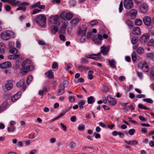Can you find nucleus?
<instances>
[{
    "instance_id": "obj_1",
    "label": "nucleus",
    "mask_w": 154,
    "mask_h": 154,
    "mask_svg": "<svg viewBox=\"0 0 154 154\" xmlns=\"http://www.w3.org/2000/svg\"><path fill=\"white\" fill-rule=\"evenodd\" d=\"M87 28V27L85 24L78 26L77 27L76 34L77 36L80 37L79 40L81 42H83L85 41Z\"/></svg>"
},
{
    "instance_id": "obj_2",
    "label": "nucleus",
    "mask_w": 154,
    "mask_h": 154,
    "mask_svg": "<svg viewBox=\"0 0 154 154\" xmlns=\"http://www.w3.org/2000/svg\"><path fill=\"white\" fill-rule=\"evenodd\" d=\"M45 16L42 14H40L37 16L34 21L36 22L39 26L43 27L45 26L46 24Z\"/></svg>"
},
{
    "instance_id": "obj_3",
    "label": "nucleus",
    "mask_w": 154,
    "mask_h": 154,
    "mask_svg": "<svg viewBox=\"0 0 154 154\" xmlns=\"http://www.w3.org/2000/svg\"><path fill=\"white\" fill-rule=\"evenodd\" d=\"M59 18V16L57 15L51 16L49 19V21L52 24L59 26L60 24V22L58 20Z\"/></svg>"
},
{
    "instance_id": "obj_4",
    "label": "nucleus",
    "mask_w": 154,
    "mask_h": 154,
    "mask_svg": "<svg viewBox=\"0 0 154 154\" xmlns=\"http://www.w3.org/2000/svg\"><path fill=\"white\" fill-rule=\"evenodd\" d=\"M13 33V32L11 31H7L1 33V37L4 40H8L10 38V35H12Z\"/></svg>"
},
{
    "instance_id": "obj_5",
    "label": "nucleus",
    "mask_w": 154,
    "mask_h": 154,
    "mask_svg": "<svg viewBox=\"0 0 154 154\" xmlns=\"http://www.w3.org/2000/svg\"><path fill=\"white\" fill-rule=\"evenodd\" d=\"M31 61L29 59H27L24 61L22 63V68L20 69V72L22 73V72H23L25 69H27L28 65L31 63Z\"/></svg>"
},
{
    "instance_id": "obj_6",
    "label": "nucleus",
    "mask_w": 154,
    "mask_h": 154,
    "mask_svg": "<svg viewBox=\"0 0 154 154\" xmlns=\"http://www.w3.org/2000/svg\"><path fill=\"white\" fill-rule=\"evenodd\" d=\"M60 16L63 19H66L69 20L72 18V15L70 13H66L65 12H63L61 13Z\"/></svg>"
},
{
    "instance_id": "obj_7",
    "label": "nucleus",
    "mask_w": 154,
    "mask_h": 154,
    "mask_svg": "<svg viewBox=\"0 0 154 154\" xmlns=\"http://www.w3.org/2000/svg\"><path fill=\"white\" fill-rule=\"evenodd\" d=\"M101 49L100 52L98 53V55H100L102 53L104 55H107L109 50V46H105L103 45L100 48Z\"/></svg>"
},
{
    "instance_id": "obj_8",
    "label": "nucleus",
    "mask_w": 154,
    "mask_h": 154,
    "mask_svg": "<svg viewBox=\"0 0 154 154\" xmlns=\"http://www.w3.org/2000/svg\"><path fill=\"white\" fill-rule=\"evenodd\" d=\"M124 7L128 9H129L133 7V4L131 0H125L124 2Z\"/></svg>"
},
{
    "instance_id": "obj_9",
    "label": "nucleus",
    "mask_w": 154,
    "mask_h": 154,
    "mask_svg": "<svg viewBox=\"0 0 154 154\" xmlns=\"http://www.w3.org/2000/svg\"><path fill=\"white\" fill-rule=\"evenodd\" d=\"M1 1L3 3L7 2L13 6L19 5L20 3V1L17 0H1Z\"/></svg>"
},
{
    "instance_id": "obj_10",
    "label": "nucleus",
    "mask_w": 154,
    "mask_h": 154,
    "mask_svg": "<svg viewBox=\"0 0 154 154\" xmlns=\"http://www.w3.org/2000/svg\"><path fill=\"white\" fill-rule=\"evenodd\" d=\"M143 22L147 26H149L151 25L152 23L151 18L147 16L144 17L143 19Z\"/></svg>"
},
{
    "instance_id": "obj_11",
    "label": "nucleus",
    "mask_w": 154,
    "mask_h": 154,
    "mask_svg": "<svg viewBox=\"0 0 154 154\" xmlns=\"http://www.w3.org/2000/svg\"><path fill=\"white\" fill-rule=\"evenodd\" d=\"M16 85L18 87H22V90L24 91L26 89V87L24 85V81L23 79H21L20 81L16 83Z\"/></svg>"
},
{
    "instance_id": "obj_12",
    "label": "nucleus",
    "mask_w": 154,
    "mask_h": 154,
    "mask_svg": "<svg viewBox=\"0 0 154 154\" xmlns=\"http://www.w3.org/2000/svg\"><path fill=\"white\" fill-rule=\"evenodd\" d=\"M11 64L9 61H6L0 64V68L5 69L11 66Z\"/></svg>"
},
{
    "instance_id": "obj_13",
    "label": "nucleus",
    "mask_w": 154,
    "mask_h": 154,
    "mask_svg": "<svg viewBox=\"0 0 154 154\" xmlns=\"http://www.w3.org/2000/svg\"><path fill=\"white\" fill-rule=\"evenodd\" d=\"M149 36L148 34H146L142 35L140 38V41L141 43L147 42L149 40Z\"/></svg>"
},
{
    "instance_id": "obj_14",
    "label": "nucleus",
    "mask_w": 154,
    "mask_h": 154,
    "mask_svg": "<svg viewBox=\"0 0 154 154\" xmlns=\"http://www.w3.org/2000/svg\"><path fill=\"white\" fill-rule=\"evenodd\" d=\"M148 6L146 3L142 4L140 7V11L142 13H146L148 10Z\"/></svg>"
},
{
    "instance_id": "obj_15",
    "label": "nucleus",
    "mask_w": 154,
    "mask_h": 154,
    "mask_svg": "<svg viewBox=\"0 0 154 154\" xmlns=\"http://www.w3.org/2000/svg\"><path fill=\"white\" fill-rule=\"evenodd\" d=\"M107 99L111 106H114L116 103V100L114 98H112L110 96L107 97Z\"/></svg>"
},
{
    "instance_id": "obj_16",
    "label": "nucleus",
    "mask_w": 154,
    "mask_h": 154,
    "mask_svg": "<svg viewBox=\"0 0 154 154\" xmlns=\"http://www.w3.org/2000/svg\"><path fill=\"white\" fill-rule=\"evenodd\" d=\"M13 86V85L11 81H8L5 85V87L7 91L11 90Z\"/></svg>"
},
{
    "instance_id": "obj_17",
    "label": "nucleus",
    "mask_w": 154,
    "mask_h": 154,
    "mask_svg": "<svg viewBox=\"0 0 154 154\" xmlns=\"http://www.w3.org/2000/svg\"><path fill=\"white\" fill-rule=\"evenodd\" d=\"M132 33L135 35H139L140 34V30L138 27L134 28L132 30Z\"/></svg>"
},
{
    "instance_id": "obj_18",
    "label": "nucleus",
    "mask_w": 154,
    "mask_h": 154,
    "mask_svg": "<svg viewBox=\"0 0 154 154\" xmlns=\"http://www.w3.org/2000/svg\"><path fill=\"white\" fill-rule=\"evenodd\" d=\"M112 134L113 136H115L116 135H119L120 137L123 138L124 137V134L123 133L120 132H117L116 131H115L112 132Z\"/></svg>"
},
{
    "instance_id": "obj_19",
    "label": "nucleus",
    "mask_w": 154,
    "mask_h": 154,
    "mask_svg": "<svg viewBox=\"0 0 154 154\" xmlns=\"http://www.w3.org/2000/svg\"><path fill=\"white\" fill-rule=\"evenodd\" d=\"M130 16L132 19L136 17L137 13V11L135 9H131L130 11Z\"/></svg>"
},
{
    "instance_id": "obj_20",
    "label": "nucleus",
    "mask_w": 154,
    "mask_h": 154,
    "mask_svg": "<svg viewBox=\"0 0 154 154\" xmlns=\"http://www.w3.org/2000/svg\"><path fill=\"white\" fill-rule=\"evenodd\" d=\"M47 91V88L45 87L43 88L42 90H40L38 91V94L41 96H43L44 94H45Z\"/></svg>"
},
{
    "instance_id": "obj_21",
    "label": "nucleus",
    "mask_w": 154,
    "mask_h": 154,
    "mask_svg": "<svg viewBox=\"0 0 154 154\" xmlns=\"http://www.w3.org/2000/svg\"><path fill=\"white\" fill-rule=\"evenodd\" d=\"M28 68H27V69H25L23 72H22V74L23 75L26 74L29 71L32 70L34 69V66L32 65L28 66Z\"/></svg>"
},
{
    "instance_id": "obj_22",
    "label": "nucleus",
    "mask_w": 154,
    "mask_h": 154,
    "mask_svg": "<svg viewBox=\"0 0 154 154\" xmlns=\"http://www.w3.org/2000/svg\"><path fill=\"white\" fill-rule=\"evenodd\" d=\"M45 74L49 79H52L54 78L53 73L51 70H49L47 72L45 73Z\"/></svg>"
},
{
    "instance_id": "obj_23",
    "label": "nucleus",
    "mask_w": 154,
    "mask_h": 154,
    "mask_svg": "<svg viewBox=\"0 0 154 154\" xmlns=\"http://www.w3.org/2000/svg\"><path fill=\"white\" fill-rule=\"evenodd\" d=\"M6 49V47L4 44L2 42L0 43V52L2 53H4Z\"/></svg>"
},
{
    "instance_id": "obj_24",
    "label": "nucleus",
    "mask_w": 154,
    "mask_h": 154,
    "mask_svg": "<svg viewBox=\"0 0 154 154\" xmlns=\"http://www.w3.org/2000/svg\"><path fill=\"white\" fill-rule=\"evenodd\" d=\"M79 22V19L78 18L73 19L71 21L72 25L73 26H77Z\"/></svg>"
},
{
    "instance_id": "obj_25",
    "label": "nucleus",
    "mask_w": 154,
    "mask_h": 154,
    "mask_svg": "<svg viewBox=\"0 0 154 154\" xmlns=\"http://www.w3.org/2000/svg\"><path fill=\"white\" fill-rule=\"evenodd\" d=\"M125 142L128 144L132 145H136L138 143V142L135 140H132L128 141L125 140Z\"/></svg>"
},
{
    "instance_id": "obj_26",
    "label": "nucleus",
    "mask_w": 154,
    "mask_h": 154,
    "mask_svg": "<svg viewBox=\"0 0 154 154\" xmlns=\"http://www.w3.org/2000/svg\"><path fill=\"white\" fill-rule=\"evenodd\" d=\"M58 26H53L51 27V32L52 33L54 34H55L56 32H57L58 31V28L57 27Z\"/></svg>"
},
{
    "instance_id": "obj_27",
    "label": "nucleus",
    "mask_w": 154,
    "mask_h": 154,
    "mask_svg": "<svg viewBox=\"0 0 154 154\" xmlns=\"http://www.w3.org/2000/svg\"><path fill=\"white\" fill-rule=\"evenodd\" d=\"M95 101V99L93 96H90L88 98L87 102L88 104L94 103Z\"/></svg>"
},
{
    "instance_id": "obj_28",
    "label": "nucleus",
    "mask_w": 154,
    "mask_h": 154,
    "mask_svg": "<svg viewBox=\"0 0 154 154\" xmlns=\"http://www.w3.org/2000/svg\"><path fill=\"white\" fill-rule=\"evenodd\" d=\"M109 62L110 66L112 68H116V66L115 64H116V62L114 59H112L111 60H109Z\"/></svg>"
},
{
    "instance_id": "obj_29",
    "label": "nucleus",
    "mask_w": 154,
    "mask_h": 154,
    "mask_svg": "<svg viewBox=\"0 0 154 154\" xmlns=\"http://www.w3.org/2000/svg\"><path fill=\"white\" fill-rule=\"evenodd\" d=\"M146 56L147 58L154 61V53H148L146 54Z\"/></svg>"
},
{
    "instance_id": "obj_30",
    "label": "nucleus",
    "mask_w": 154,
    "mask_h": 154,
    "mask_svg": "<svg viewBox=\"0 0 154 154\" xmlns=\"http://www.w3.org/2000/svg\"><path fill=\"white\" fill-rule=\"evenodd\" d=\"M134 23L136 25L139 26L142 24V22L141 20L137 19L134 20Z\"/></svg>"
},
{
    "instance_id": "obj_31",
    "label": "nucleus",
    "mask_w": 154,
    "mask_h": 154,
    "mask_svg": "<svg viewBox=\"0 0 154 154\" xmlns=\"http://www.w3.org/2000/svg\"><path fill=\"white\" fill-rule=\"evenodd\" d=\"M20 57L19 54H12L9 55L8 57L10 59L14 60Z\"/></svg>"
},
{
    "instance_id": "obj_32",
    "label": "nucleus",
    "mask_w": 154,
    "mask_h": 154,
    "mask_svg": "<svg viewBox=\"0 0 154 154\" xmlns=\"http://www.w3.org/2000/svg\"><path fill=\"white\" fill-rule=\"evenodd\" d=\"M41 4L40 2L38 1L36 3L32 5L30 7V8L32 9L35 8H38L39 5Z\"/></svg>"
},
{
    "instance_id": "obj_33",
    "label": "nucleus",
    "mask_w": 154,
    "mask_h": 154,
    "mask_svg": "<svg viewBox=\"0 0 154 154\" xmlns=\"http://www.w3.org/2000/svg\"><path fill=\"white\" fill-rule=\"evenodd\" d=\"M8 104L7 102H4L2 103L1 106V109H2L4 110H5L8 106Z\"/></svg>"
},
{
    "instance_id": "obj_34",
    "label": "nucleus",
    "mask_w": 154,
    "mask_h": 154,
    "mask_svg": "<svg viewBox=\"0 0 154 154\" xmlns=\"http://www.w3.org/2000/svg\"><path fill=\"white\" fill-rule=\"evenodd\" d=\"M146 64V63L145 62H140L138 63V66L139 68L142 69Z\"/></svg>"
},
{
    "instance_id": "obj_35",
    "label": "nucleus",
    "mask_w": 154,
    "mask_h": 154,
    "mask_svg": "<svg viewBox=\"0 0 154 154\" xmlns=\"http://www.w3.org/2000/svg\"><path fill=\"white\" fill-rule=\"evenodd\" d=\"M97 54H93L91 55H88L87 57L88 58L92 59L95 60H97V58L95 57H94V56H98L99 55Z\"/></svg>"
},
{
    "instance_id": "obj_36",
    "label": "nucleus",
    "mask_w": 154,
    "mask_h": 154,
    "mask_svg": "<svg viewBox=\"0 0 154 154\" xmlns=\"http://www.w3.org/2000/svg\"><path fill=\"white\" fill-rule=\"evenodd\" d=\"M94 73L93 70H90L88 72V78L90 80H91L93 78V76L92 74Z\"/></svg>"
},
{
    "instance_id": "obj_37",
    "label": "nucleus",
    "mask_w": 154,
    "mask_h": 154,
    "mask_svg": "<svg viewBox=\"0 0 154 154\" xmlns=\"http://www.w3.org/2000/svg\"><path fill=\"white\" fill-rule=\"evenodd\" d=\"M144 52V49L141 47H139L138 48L137 50V53L139 54H143Z\"/></svg>"
},
{
    "instance_id": "obj_38",
    "label": "nucleus",
    "mask_w": 154,
    "mask_h": 154,
    "mask_svg": "<svg viewBox=\"0 0 154 154\" xmlns=\"http://www.w3.org/2000/svg\"><path fill=\"white\" fill-rule=\"evenodd\" d=\"M138 107L139 108L142 109H144L145 110H149V108H148L146 106H144L143 104L141 103L139 104L138 105Z\"/></svg>"
},
{
    "instance_id": "obj_39",
    "label": "nucleus",
    "mask_w": 154,
    "mask_h": 154,
    "mask_svg": "<svg viewBox=\"0 0 154 154\" xmlns=\"http://www.w3.org/2000/svg\"><path fill=\"white\" fill-rule=\"evenodd\" d=\"M125 23L128 26L129 28H131L133 26V24L132 22L129 20H127L125 22Z\"/></svg>"
},
{
    "instance_id": "obj_40",
    "label": "nucleus",
    "mask_w": 154,
    "mask_h": 154,
    "mask_svg": "<svg viewBox=\"0 0 154 154\" xmlns=\"http://www.w3.org/2000/svg\"><path fill=\"white\" fill-rule=\"evenodd\" d=\"M10 52L12 54H16L17 52V49L14 48H11L9 50Z\"/></svg>"
},
{
    "instance_id": "obj_41",
    "label": "nucleus",
    "mask_w": 154,
    "mask_h": 154,
    "mask_svg": "<svg viewBox=\"0 0 154 154\" xmlns=\"http://www.w3.org/2000/svg\"><path fill=\"white\" fill-rule=\"evenodd\" d=\"M136 54V53L134 52H133L131 54L132 59L134 62H135L136 60L137 57Z\"/></svg>"
},
{
    "instance_id": "obj_42",
    "label": "nucleus",
    "mask_w": 154,
    "mask_h": 154,
    "mask_svg": "<svg viewBox=\"0 0 154 154\" xmlns=\"http://www.w3.org/2000/svg\"><path fill=\"white\" fill-rule=\"evenodd\" d=\"M137 37L136 36L133 37L131 40V43L133 44H136L137 42Z\"/></svg>"
},
{
    "instance_id": "obj_43",
    "label": "nucleus",
    "mask_w": 154,
    "mask_h": 154,
    "mask_svg": "<svg viewBox=\"0 0 154 154\" xmlns=\"http://www.w3.org/2000/svg\"><path fill=\"white\" fill-rule=\"evenodd\" d=\"M85 128V125L82 124L79 125L78 126V129L79 131H83L84 130Z\"/></svg>"
},
{
    "instance_id": "obj_44",
    "label": "nucleus",
    "mask_w": 154,
    "mask_h": 154,
    "mask_svg": "<svg viewBox=\"0 0 154 154\" xmlns=\"http://www.w3.org/2000/svg\"><path fill=\"white\" fill-rule=\"evenodd\" d=\"M33 78L32 76L31 75H30L27 78L26 82L28 85H29L30 83V82L32 80Z\"/></svg>"
},
{
    "instance_id": "obj_45",
    "label": "nucleus",
    "mask_w": 154,
    "mask_h": 154,
    "mask_svg": "<svg viewBox=\"0 0 154 154\" xmlns=\"http://www.w3.org/2000/svg\"><path fill=\"white\" fill-rule=\"evenodd\" d=\"M15 129V127L12 126L10 127H8L7 128V131L9 132H14V131Z\"/></svg>"
},
{
    "instance_id": "obj_46",
    "label": "nucleus",
    "mask_w": 154,
    "mask_h": 154,
    "mask_svg": "<svg viewBox=\"0 0 154 154\" xmlns=\"http://www.w3.org/2000/svg\"><path fill=\"white\" fill-rule=\"evenodd\" d=\"M21 6H19L16 9V10H23L24 11H25L26 9V8L25 6L23 5Z\"/></svg>"
},
{
    "instance_id": "obj_47",
    "label": "nucleus",
    "mask_w": 154,
    "mask_h": 154,
    "mask_svg": "<svg viewBox=\"0 0 154 154\" xmlns=\"http://www.w3.org/2000/svg\"><path fill=\"white\" fill-rule=\"evenodd\" d=\"M65 92L64 88L60 89L58 91V95H60L63 94Z\"/></svg>"
},
{
    "instance_id": "obj_48",
    "label": "nucleus",
    "mask_w": 154,
    "mask_h": 154,
    "mask_svg": "<svg viewBox=\"0 0 154 154\" xmlns=\"http://www.w3.org/2000/svg\"><path fill=\"white\" fill-rule=\"evenodd\" d=\"M143 100L144 102H146L150 103H152L153 102V100L150 98H145L143 99Z\"/></svg>"
},
{
    "instance_id": "obj_49",
    "label": "nucleus",
    "mask_w": 154,
    "mask_h": 154,
    "mask_svg": "<svg viewBox=\"0 0 154 154\" xmlns=\"http://www.w3.org/2000/svg\"><path fill=\"white\" fill-rule=\"evenodd\" d=\"M147 45L149 46H152L154 47V40L151 39L147 43Z\"/></svg>"
},
{
    "instance_id": "obj_50",
    "label": "nucleus",
    "mask_w": 154,
    "mask_h": 154,
    "mask_svg": "<svg viewBox=\"0 0 154 154\" xmlns=\"http://www.w3.org/2000/svg\"><path fill=\"white\" fill-rule=\"evenodd\" d=\"M66 25L64 24L62 26L61 28L60 29V32L62 33L65 32V30H66Z\"/></svg>"
},
{
    "instance_id": "obj_51",
    "label": "nucleus",
    "mask_w": 154,
    "mask_h": 154,
    "mask_svg": "<svg viewBox=\"0 0 154 154\" xmlns=\"http://www.w3.org/2000/svg\"><path fill=\"white\" fill-rule=\"evenodd\" d=\"M143 70L144 72H148L149 69V68L148 66L146 63L143 69Z\"/></svg>"
},
{
    "instance_id": "obj_52",
    "label": "nucleus",
    "mask_w": 154,
    "mask_h": 154,
    "mask_svg": "<svg viewBox=\"0 0 154 154\" xmlns=\"http://www.w3.org/2000/svg\"><path fill=\"white\" fill-rule=\"evenodd\" d=\"M135 132V129L133 128L129 130L128 133L131 135H133Z\"/></svg>"
},
{
    "instance_id": "obj_53",
    "label": "nucleus",
    "mask_w": 154,
    "mask_h": 154,
    "mask_svg": "<svg viewBox=\"0 0 154 154\" xmlns=\"http://www.w3.org/2000/svg\"><path fill=\"white\" fill-rule=\"evenodd\" d=\"M69 83L66 80H64L63 82V88H64L67 87L69 85Z\"/></svg>"
},
{
    "instance_id": "obj_54",
    "label": "nucleus",
    "mask_w": 154,
    "mask_h": 154,
    "mask_svg": "<svg viewBox=\"0 0 154 154\" xmlns=\"http://www.w3.org/2000/svg\"><path fill=\"white\" fill-rule=\"evenodd\" d=\"M41 10L40 9H34L33 10L32 13V14H35L38 13L41 11Z\"/></svg>"
},
{
    "instance_id": "obj_55",
    "label": "nucleus",
    "mask_w": 154,
    "mask_h": 154,
    "mask_svg": "<svg viewBox=\"0 0 154 154\" xmlns=\"http://www.w3.org/2000/svg\"><path fill=\"white\" fill-rule=\"evenodd\" d=\"M123 9V4L122 2L121 1L119 5V13H121L122 12V10Z\"/></svg>"
},
{
    "instance_id": "obj_56",
    "label": "nucleus",
    "mask_w": 154,
    "mask_h": 154,
    "mask_svg": "<svg viewBox=\"0 0 154 154\" xmlns=\"http://www.w3.org/2000/svg\"><path fill=\"white\" fill-rule=\"evenodd\" d=\"M98 23V22L96 20H92L90 23V24L92 26H94L97 24Z\"/></svg>"
},
{
    "instance_id": "obj_57",
    "label": "nucleus",
    "mask_w": 154,
    "mask_h": 154,
    "mask_svg": "<svg viewBox=\"0 0 154 154\" xmlns=\"http://www.w3.org/2000/svg\"><path fill=\"white\" fill-rule=\"evenodd\" d=\"M78 69L80 71L82 72L84 70L85 68V67L83 66L80 65L77 67Z\"/></svg>"
},
{
    "instance_id": "obj_58",
    "label": "nucleus",
    "mask_w": 154,
    "mask_h": 154,
    "mask_svg": "<svg viewBox=\"0 0 154 154\" xmlns=\"http://www.w3.org/2000/svg\"><path fill=\"white\" fill-rule=\"evenodd\" d=\"M76 144L74 142H72L69 144V146L70 148L72 149L74 148L75 147Z\"/></svg>"
},
{
    "instance_id": "obj_59",
    "label": "nucleus",
    "mask_w": 154,
    "mask_h": 154,
    "mask_svg": "<svg viewBox=\"0 0 154 154\" xmlns=\"http://www.w3.org/2000/svg\"><path fill=\"white\" fill-rule=\"evenodd\" d=\"M21 93H17L15 95H14L13 96L16 98V99L17 100L19 99L20 97V94Z\"/></svg>"
},
{
    "instance_id": "obj_60",
    "label": "nucleus",
    "mask_w": 154,
    "mask_h": 154,
    "mask_svg": "<svg viewBox=\"0 0 154 154\" xmlns=\"http://www.w3.org/2000/svg\"><path fill=\"white\" fill-rule=\"evenodd\" d=\"M5 9L7 11H9L11 9V7L9 5H6L5 6Z\"/></svg>"
},
{
    "instance_id": "obj_61",
    "label": "nucleus",
    "mask_w": 154,
    "mask_h": 154,
    "mask_svg": "<svg viewBox=\"0 0 154 154\" xmlns=\"http://www.w3.org/2000/svg\"><path fill=\"white\" fill-rule=\"evenodd\" d=\"M52 68H53V69L57 68H58L57 63L56 62H54L52 64Z\"/></svg>"
},
{
    "instance_id": "obj_62",
    "label": "nucleus",
    "mask_w": 154,
    "mask_h": 154,
    "mask_svg": "<svg viewBox=\"0 0 154 154\" xmlns=\"http://www.w3.org/2000/svg\"><path fill=\"white\" fill-rule=\"evenodd\" d=\"M139 119L145 122L147 121V119L145 118L143 116H139Z\"/></svg>"
},
{
    "instance_id": "obj_63",
    "label": "nucleus",
    "mask_w": 154,
    "mask_h": 154,
    "mask_svg": "<svg viewBox=\"0 0 154 154\" xmlns=\"http://www.w3.org/2000/svg\"><path fill=\"white\" fill-rule=\"evenodd\" d=\"M59 37L62 41H65L66 40L65 36L62 35H59Z\"/></svg>"
},
{
    "instance_id": "obj_64",
    "label": "nucleus",
    "mask_w": 154,
    "mask_h": 154,
    "mask_svg": "<svg viewBox=\"0 0 154 154\" xmlns=\"http://www.w3.org/2000/svg\"><path fill=\"white\" fill-rule=\"evenodd\" d=\"M14 43L13 41H11L9 42L8 45L10 48H13L14 46Z\"/></svg>"
}]
</instances>
